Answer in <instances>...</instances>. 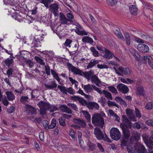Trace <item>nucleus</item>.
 Instances as JSON below:
<instances>
[{
    "mask_svg": "<svg viewBox=\"0 0 153 153\" xmlns=\"http://www.w3.org/2000/svg\"><path fill=\"white\" fill-rule=\"evenodd\" d=\"M37 105L40 108V114L43 115L45 114L47 111L49 109H50L51 112H53L58 109V108L55 105H52L51 106L49 103L43 101L39 102Z\"/></svg>",
    "mask_w": 153,
    "mask_h": 153,
    "instance_id": "nucleus-1",
    "label": "nucleus"
},
{
    "mask_svg": "<svg viewBox=\"0 0 153 153\" xmlns=\"http://www.w3.org/2000/svg\"><path fill=\"white\" fill-rule=\"evenodd\" d=\"M92 123L95 126H99L102 128L104 124V120L101 116L99 114H93L92 117Z\"/></svg>",
    "mask_w": 153,
    "mask_h": 153,
    "instance_id": "nucleus-2",
    "label": "nucleus"
},
{
    "mask_svg": "<svg viewBox=\"0 0 153 153\" xmlns=\"http://www.w3.org/2000/svg\"><path fill=\"white\" fill-rule=\"evenodd\" d=\"M122 147L127 146V151L129 153H134L135 151L130 146L129 138L123 137L120 140Z\"/></svg>",
    "mask_w": 153,
    "mask_h": 153,
    "instance_id": "nucleus-3",
    "label": "nucleus"
},
{
    "mask_svg": "<svg viewBox=\"0 0 153 153\" xmlns=\"http://www.w3.org/2000/svg\"><path fill=\"white\" fill-rule=\"evenodd\" d=\"M94 133L96 138L98 140L102 139L108 142H110V140L107 136L105 134L104 136L101 130L99 128H95L94 129Z\"/></svg>",
    "mask_w": 153,
    "mask_h": 153,
    "instance_id": "nucleus-4",
    "label": "nucleus"
},
{
    "mask_svg": "<svg viewBox=\"0 0 153 153\" xmlns=\"http://www.w3.org/2000/svg\"><path fill=\"white\" fill-rule=\"evenodd\" d=\"M114 69L115 70L116 73L119 76H123V75H129L131 74L130 71L129 69L127 67H123L120 66L118 67L117 69L115 67H114Z\"/></svg>",
    "mask_w": 153,
    "mask_h": 153,
    "instance_id": "nucleus-5",
    "label": "nucleus"
},
{
    "mask_svg": "<svg viewBox=\"0 0 153 153\" xmlns=\"http://www.w3.org/2000/svg\"><path fill=\"white\" fill-rule=\"evenodd\" d=\"M111 137L113 139L117 140H119L121 137V134L120 131L117 128H112L110 131Z\"/></svg>",
    "mask_w": 153,
    "mask_h": 153,
    "instance_id": "nucleus-6",
    "label": "nucleus"
},
{
    "mask_svg": "<svg viewBox=\"0 0 153 153\" xmlns=\"http://www.w3.org/2000/svg\"><path fill=\"white\" fill-rule=\"evenodd\" d=\"M73 121L74 123L78 125H74V126L75 128H80V127L85 128L86 125L85 121L83 120L80 119L74 118L73 119Z\"/></svg>",
    "mask_w": 153,
    "mask_h": 153,
    "instance_id": "nucleus-7",
    "label": "nucleus"
},
{
    "mask_svg": "<svg viewBox=\"0 0 153 153\" xmlns=\"http://www.w3.org/2000/svg\"><path fill=\"white\" fill-rule=\"evenodd\" d=\"M151 134L152 135L150 137L149 140L148 137L143 136V139L145 143L150 149H152L153 148L151 145L153 146V131L151 132Z\"/></svg>",
    "mask_w": 153,
    "mask_h": 153,
    "instance_id": "nucleus-8",
    "label": "nucleus"
},
{
    "mask_svg": "<svg viewBox=\"0 0 153 153\" xmlns=\"http://www.w3.org/2000/svg\"><path fill=\"white\" fill-rule=\"evenodd\" d=\"M120 127L121 128L123 133V137L129 138L131 135L130 131L128 128L125 126L122 123L120 124Z\"/></svg>",
    "mask_w": 153,
    "mask_h": 153,
    "instance_id": "nucleus-9",
    "label": "nucleus"
},
{
    "mask_svg": "<svg viewBox=\"0 0 153 153\" xmlns=\"http://www.w3.org/2000/svg\"><path fill=\"white\" fill-rule=\"evenodd\" d=\"M135 150L137 151L138 153H145L146 150L144 146L139 142L134 146Z\"/></svg>",
    "mask_w": 153,
    "mask_h": 153,
    "instance_id": "nucleus-10",
    "label": "nucleus"
},
{
    "mask_svg": "<svg viewBox=\"0 0 153 153\" xmlns=\"http://www.w3.org/2000/svg\"><path fill=\"white\" fill-rule=\"evenodd\" d=\"M68 65L69 68L71 70V71L73 72L74 74L81 76H82L83 72H82L81 70L73 66L70 63L68 64Z\"/></svg>",
    "mask_w": 153,
    "mask_h": 153,
    "instance_id": "nucleus-11",
    "label": "nucleus"
},
{
    "mask_svg": "<svg viewBox=\"0 0 153 153\" xmlns=\"http://www.w3.org/2000/svg\"><path fill=\"white\" fill-rule=\"evenodd\" d=\"M126 112L128 118L133 121H137V117H135L134 111L131 109L127 108L126 110Z\"/></svg>",
    "mask_w": 153,
    "mask_h": 153,
    "instance_id": "nucleus-12",
    "label": "nucleus"
},
{
    "mask_svg": "<svg viewBox=\"0 0 153 153\" xmlns=\"http://www.w3.org/2000/svg\"><path fill=\"white\" fill-rule=\"evenodd\" d=\"M49 10L54 15L58 14L59 6L56 3H53L50 5Z\"/></svg>",
    "mask_w": 153,
    "mask_h": 153,
    "instance_id": "nucleus-13",
    "label": "nucleus"
},
{
    "mask_svg": "<svg viewBox=\"0 0 153 153\" xmlns=\"http://www.w3.org/2000/svg\"><path fill=\"white\" fill-rule=\"evenodd\" d=\"M117 88L119 91L124 94H126L129 91L128 88L122 83L118 84L117 86Z\"/></svg>",
    "mask_w": 153,
    "mask_h": 153,
    "instance_id": "nucleus-14",
    "label": "nucleus"
},
{
    "mask_svg": "<svg viewBox=\"0 0 153 153\" xmlns=\"http://www.w3.org/2000/svg\"><path fill=\"white\" fill-rule=\"evenodd\" d=\"M137 49L143 53H147L149 51L148 46L143 44H140L137 46Z\"/></svg>",
    "mask_w": 153,
    "mask_h": 153,
    "instance_id": "nucleus-15",
    "label": "nucleus"
},
{
    "mask_svg": "<svg viewBox=\"0 0 153 153\" xmlns=\"http://www.w3.org/2000/svg\"><path fill=\"white\" fill-rule=\"evenodd\" d=\"M78 25L77 27H76V29L74 30V31L79 35H87L88 33L85 31V30L83 29L80 25Z\"/></svg>",
    "mask_w": 153,
    "mask_h": 153,
    "instance_id": "nucleus-16",
    "label": "nucleus"
},
{
    "mask_svg": "<svg viewBox=\"0 0 153 153\" xmlns=\"http://www.w3.org/2000/svg\"><path fill=\"white\" fill-rule=\"evenodd\" d=\"M60 20L62 24H68V22H69L71 24H74V22L73 20L68 19L63 14L60 16Z\"/></svg>",
    "mask_w": 153,
    "mask_h": 153,
    "instance_id": "nucleus-17",
    "label": "nucleus"
},
{
    "mask_svg": "<svg viewBox=\"0 0 153 153\" xmlns=\"http://www.w3.org/2000/svg\"><path fill=\"white\" fill-rule=\"evenodd\" d=\"M123 122L125 126L131 129L132 128V123L127 118L126 115H123L122 117Z\"/></svg>",
    "mask_w": 153,
    "mask_h": 153,
    "instance_id": "nucleus-18",
    "label": "nucleus"
},
{
    "mask_svg": "<svg viewBox=\"0 0 153 153\" xmlns=\"http://www.w3.org/2000/svg\"><path fill=\"white\" fill-rule=\"evenodd\" d=\"M26 108L27 111L29 114H36V110L35 108L29 105H27L26 106Z\"/></svg>",
    "mask_w": 153,
    "mask_h": 153,
    "instance_id": "nucleus-19",
    "label": "nucleus"
},
{
    "mask_svg": "<svg viewBox=\"0 0 153 153\" xmlns=\"http://www.w3.org/2000/svg\"><path fill=\"white\" fill-rule=\"evenodd\" d=\"M91 81L93 82L97 86L99 87L101 84V81L100 80L98 77L95 75H94L91 77Z\"/></svg>",
    "mask_w": 153,
    "mask_h": 153,
    "instance_id": "nucleus-20",
    "label": "nucleus"
},
{
    "mask_svg": "<svg viewBox=\"0 0 153 153\" xmlns=\"http://www.w3.org/2000/svg\"><path fill=\"white\" fill-rule=\"evenodd\" d=\"M44 86L47 89L52 90L56 87L57 84L55 82L53 81L51 82V84H45Z\"/></svg>",
    "mask_w": 153,
    "mask_h": 153,
    "instance_id": "nucleus-21",
    "label": "nucleus"
},
{
    "mask_svg": "<svg viewBox=\"0 0 153 153\" xmlns=\"http://www.w3.org/2000/svg\"><path fill=\"white\" fill-rule=\"evenodd\" d=\"M7 99L10 101H13L15 99V96L13 92L10 91H7L6 92Z\"/></svg>",
    "mask_w": 153,
    "mask_h": 153,
    "instance_id": "nucleus-22",
    "label": "nucleus"
},
{
    "mask_svg": "<svg viewBox=\"0 0 153 153\" xmlns=\"http://www.w3.org/2000/svg\"><path fill=\"white\" fill-rule=\"evenodd\" d=\"M113 54L107 49H105L103 55L104 57L107 59H111L112 58Z\"/></svg>",
    "mask_w": 153,
    "mask_h": 153,
    "instance_id": "nucleus-23",
    "label": "nucleus"
},
{
    "mask_svg": "<svg viewBox=\"0 0 153 153\" xmlns=\"http://www.w3.org/2000/svg\"><path fill=\"white\" fill-rule=\"evenodd\" d=\"M99 62V60H91V61L88 63L87 65V68L88 69L91 68L96 64H98Z\"/></svg>",
    "mask_w": 153,
    "mask_h": 153,
    "instance_id": "nucleus-24",
    "label": "nucleus"
},
{
    "mask_svg": "<svg viewBox=\"0 0 153 153\" xmlns=\"http://www.w3.org/2000/svg\"><path fill=\"white\" fill-rule=\"evenodd\" d=\"M4 63L7 67L9 68H10L11 67H13V65L14 64V61L12 59L8 58L5 60Z\"/></svg>",
    "mask_w": 153,
    "mask_h": 153,
    "instance_id": "nucleus-25",
    "label": "nucleus"
},
{
    "mask_svg": "<svg viewBox=\"0 0 153 153\" xmlns=\"http://www.w3.org/2000/svg\"><path fill=\"white\" fill-rule=\"evenodd\" d=\"M82 41L83 42L92 44L94 42L92 39L88 36H85L83 37Z\"/></svg>",
    "mask_w": 153,
    "mask_h": 153,
    "instance_id": "nucleus-26",
    "label": "nucleus"
},
{
    "mask_svg": "<svg viewBox=\"0 0 153 153\" xmlns=\"http://www.w3.org/2000/svg\"><path fill=\"white\" fill-rule=\"evenodd\" d=\"M81 113L83 114L87 121L90 123L91 121V116L89 113L86 111L82 110Z\"/></svg>",
    "mask_w": 153,
    "mask_h": 153,
    "instance_id": "nucleus-27",
    "label": "nucleus"
},
{
    "mask_svg": "<svg viewBox=\"0 0 153 153\" xmlns=\"http://www.w3.org/2000/svg\"><path fill=\"white\" fill-rule=\"evenodd\" d=\"M93 86L94 85L88 84L84 86L83 89L87 93L91 92L93 91Z\"/></svg>",
    "mask_w": 153,
    "mask_h": 153,
    "instance_id": "nucleus-28",
    "label": "nucleus"
},
{
    "mask_svg": "<svg viewBox=\"0 0 153 153\" xmlns=\"http://www.w3.org/2000/svg\"><path fill=\"white\" fill-rule=\"evenodd\" d=\"M94 74V71L92 70H90L89 71L83 72L82 75H83L85 76L88 79H89L91 77L93 76Z\"/></svg>",
    "mask_w": 153,
    "mask_h": 153,
    "instance_id": "nucleus-29",
    "label": "nucleus"
},
{
    "mask_svg": "<svg viewBox=\"0 0 153 153\" xmlns=\"http://www.w3.org/2000/svg\"><path fill=\"white\" fill-rule=\"evenodd\" d=\"M60 109L62 112H65L68 114L72 113V112L71 109L65 105H61L60 106Z\"/></svg>",
    "mask_w": 153,
    "mask_h": 153,
    "instance_id": "nucleus-30",
    "label": "nucleus"
},
{
    "mask_svg": "<svg viewBox=\"0 0 153 153\" xmlns=\"http://www.w3.org/2000/svg\"><path fill=\"white\" fill-rule=\"evenodd\" d=\"M37 1L43 4L45 7L48 8L49 7V4L53 2V0H37Z\"/></svg>",
    "mask_w": 153,
    "mask_h": 153,
    "instance_id": "nucleus-31",
    "label": "nucleus"
},
{
    "mask_svg": "<svg viewBox=\"0 0 153 153\" xmlns=\"http://www.w3.org/2000/svg\"><path fill=\"white\" fill-rule=\"evenodd\" d=\"M20 102L24 104L28 103L29 101V99L28 96H22L21 97Z\"/></svg>",
    "mask_w": 153,
    "mask_h": 153,
    "instance_id": "nucleus-32",
    "label": "nucleus"
},
{
    "mask_svg": "<svg viewBox=\"0 0 153 153\" xmlns=\"http://www.w3.org/2000/svg\"><path fill=\"white\" fill-rule=\"evenodd\" d=\"M102 92L105 97L108 99L110 100L112 99L111 94L109 92L105 90H103Z\"/></svg>",
    "mask_w": 153,
    "mask_h": 153,
    "instance_id": "nucleus-33",
    "label": "nucleus"
},
{
    "mask_svg": "<svg viewBox=\"0 0 153 153\" xmlns=\"http://www.w3.org/2000/svg\"><path fill=\"white\" fill-rule=\"evenodd\" d=\"M90 50L92 53V54L94 57H98L99 56V54L98 52L93 47H91L90 48Z\"/></svg>",
    "mask_w": 153,
    "mask_h": 153,
    "instance_id": "nucleus-34",
    "label": "nucleus"
},
{
    "mask_svg": "<svg viewBox=\"0 0 153 153\" xmlns=\"http://www.w3.org/2000/svg\"><path fill=\"white\" fill-rule=\"evenodd\" d=\"M144 92V90L143 87L139 86L137 88L136 94L139 95H143Z\"/></svg>",
    "mask_w": 153,
    "mask_h": 153,
    "instance_id": "nucleus-35",
    "label": "nucleus"
},
{
    "mask_svg": "<svg viewBox=\"0 0 153 153\" xmlns=\"http://www.w3.org/2000/svg\"><path fill=\"white\" fill-rule=\"evenodd\" d=\"M120 80L122 82L127 84L131 83L133 82V80L129 78H121L120 79Z\"/></svg>",
    "mask_w": 153,
    "mask_h": 153,
    "instance_id": "nucleus-36",
    "label": "nucleus"
},
{
    "mask_svg": "<svg viewBox=\"0 0 153 153\" xmlns=\"http://www.w3.org/2000/svg\"><path fill=\"white\" fill-rule=\"evenodd\" d=\"M58 88L63 94H65L66 95L67 94V90L65 86L58 85Z\"/></svg>",
    "mask_w": 153,
    "mask_h": 153,
    "instance_id": "nucleus-37",
    "label": "nucleus"
},
{
    "mask_svg": "<svg viewBox=\"0 0 153 153\" xmlns=\"http://www.w3.org/2000/svg\"><path fill=\"white\" fill-rule=\"evenodd\" d=\"M114 100L117 102H120L121 104L126 105V103L125 101L119 97H116Z\"/></svg>",
    "mask_w": 153,
    "mask_h": 153,
    "instance_id": "nucleus-38",
    "label": "nucleus"
},
{
    "mask_svg": "<svg viewBox=\"0 0 153 153\" xmlns=\"http://www.w3.org/2000/svg\"><path fill=\"white\" fill-rule=\"evenodd\" d=\"M131 13L133 14H136L137 12V8L136 6L133 5L131 6L129 9Z\"/></svg>",
    "mask_w": 153,
    "mask_h": 153,
    "instance_id": "nucleus-39",
    "label": "nucleus"
},
{
    "mask_svg": "<svg viewBox=\"0 0 153 153\" xmlns=\"http://www.w3.org/2000/svg\"><path fill=\"white\" fill-rule=\"evenodd\" d=\"M82 133L81 132H79L78 133V138L79 142V145L81 146V148H82L83 149H85V147L84 146H83L82 144Z\"/></svg>",
    "mask_w": 153,
    "mask_h": 153,
    "instance_id": "nucleus-40",
    "label": "nucleus"
},
{
    "mask_svg": "<svg viewBox=\"0 0 153 153\" xmlns=\"http://www.w3.org/2000/svg\"><path fill=\"white\" fill-rule=\"evenodd\" d=\"M56 119L55 118H53L52 120L51 124L48 126V128H54L56 126Z\"/></svg>",
    "mask_w": 153,
    "mask_h": 153,
    "instance_id": "nucleus-41",
    "label": "nucleus"
},
{
    "mask_svg": "<svg viewBox=\"0 0 153 153\" xmlns=\"http://www.w3.org/2000/svg\"><path fill=\"white\" fill-rule=\"evenodd\" d=\"M129 142L130 145L137 143V137L135 136L132 135L130 138Z\"/></svg>",
    "mask_w": 153,
    "mask_h": 153,
    "instance_id": "nucleus-42",
    "label": "nucleus"
},
{
    "mask_svg": "<svg viewBox=\"0 0 153 153\" xmlns=\"http://www.w3.org/2000/svg\"><path fill=\"white\" fill-rule=\"evenodd\" d=\"M65 120L64 119V117H60L59 119V124L63 126H65L66 124L65 122Z\"/></svg>",
    "mask_w": 153,
    "mask_h": 153,
    "instance_id": "nucleus-43",
    "label": "nucleus"
},
{
    "mask_svg": "<svg viewBox=\"0 0 153 153\" xmlns=\"http://www.w3.org/2000/svg\"><path fill=\"white\" fill-rule=\"evenodd\" d=\"M39 92L38 90L35 89L33 90L31 93V95L32 98H33L38 96V93Z\"/></svg>",
    "mask_w": 153,
    "mask_h": 153,
    "instance_id": "nucleus-44",
    "label": "nucleus"
},
{
    "mask_svg": "<svg viewBox=\"0 0 153 153\" xmlns=\"http://www.w3.org/2000/svg\"><path fill=\"white\" fill-rule=\"evenodd\" d=\"M14 68H10L7 71V74L8 77H12L13 76V71Z\"/></svg>",
    "mask_w": 153,
    "mask_h": 153,
    "instance_id": "nucleus-45",
    "label": "nucleus"
},
{
    "mask_svg": "<svg viewBox=\"0 0 153 153\" xmlns=\"http://www.w3.org/2000/svg\"><path fill=\"white\" fill-rule=\"evenodd\" d=\"M35 59L41 65H45V62H44V60L40 57L38 56H35Z\"/></svg>",
    "mask_w": 153,
    "mask_h": 153,
    "instance_id": "nucleus-46",
    "label": "nucleus"
},
{
    "mask_svg": "<svg viewBox=\"0 0 153 153\" xmlns=\"http://www.w3.org/2000/svg\"><path fill=\"white\" fill-rule=\"evenodd\" d=\"M117 3V0H107V3L110 6H114Z\"/></svg>",
    "mask_w": 153,
    "mask_h": 153,
    "instance_id": "nucleus-47",
    "label": "nucleus"
},
{
    "mask_svg": "<svg viewBox=\"0 0 153 153\" xmlns=\"http://www.w3.org/2000/svg\"><path fill=\"white\" fill-rule=\"evenodd\" d=\"M40 43H39L38 42L34 40L33 42L31 44V47H34V48L41 47V45L40 44Z\"/></svg>",
    "mask_w": 153,
    "mask_h": 153,
    "instance_id": "nucleus-48",
    "label": "nucleus"
},
{
    "mask_svg": "<svg viewBox=\"0 0 153 153\" xmlns=\"http://www.w3.org/2000/svg\"><path fill=\"white\" fill-rule=\"evenodd\" d=\"M148 62L150 67L153 69V59L152 57L149 56Z\"/></svg>",
    "mask_w": 153,
    "mask_h": 153,
    "instance_id": "nucleus-49",
    "label": "nucleus"
},
{
    "mask_svg": "<svg viewBox=\"0 0 153 153\" xmlns=\"http://www.w3.org/2000/svg\"><path fill=\"white\" fill-rule=\"evenodd\" d=\"M72 42V40L67 39L64 43V45L66 47L70 48L71 47L70 44H71Z\"/></svg>",
    "mask_w": 153,
    "mask_h": 153,
    "instance_id": "nucleus-50",
    "label": "nucleus"
},
{
    "mask_svg": "<svg viewBox=\"0 0 153 153\" xmlns=\"http://www.w3.org/2000/svg\"><path fill=\"white\" fill-rule=\"evenodd\" d=\"M88 145L90 149L92 151L94 150L96 147V145L95 144L91 142L88 143Z\"/></svg>",
    "mask_w": 153,
    "mask_h": 153,
    "instance_id": "nucleus-51",
    "label": "nucleus"
},
{
    "mask_svg": "<svg viewBox=\"0 0 153 153\" xmlns=\"http://www.w3.org/2000/svg\"><path fill=\"white\" fill-rule=\"evenodd\" d=\"M109 91L111 92L117 94V91L116 88L114 86H110L108 87Z\"/></svg>",
    "mask_w": 153,
    "mask_h": 153,
    "instance_id": "nucleus-52",
    "label": "nucleus"
},
{
    "mask_svg": "<svg viewBox=\"0 0 153 153\" xmlns=\"http://www.w3.org/2000/svg\"><path fill=\"white\" fill-rule=\"evenodd\" d=\"M67 105L69 107H71L74 110L76 111H78V108L76 104L74 103H68L67 104Z\"/></svg>",
    "mask_w": 153,
    "mask_h": 153,
    "instance_id": "nucleus-53",
    "label": "nucleus"
},
{
    "mask_svg": "<svg viewBox=\"0 0 153 153\" xmlns=\"http://www.w3.org/2000/svg\"><path fill=\"white\" fill-rule=\"evenodd\" d=\"M107 103L108 105L109 106H115L117 107H118V105L114 101H111L108 100L107 102Z\"/></svg>",
    "mask_w": 153,
    "mask_h": 153,
    "instance_id": "nucleus-54",
    "label": "nucleus"
},
{
    "mask_svg": "<svg viewBox=\"0 0 153 153\" xmlns=\"http://www.w3.org/2000/svg\"><path fill=\"white\" fill-rule=\"evenodd\" d=\"M45 68L46 74L47 75H50V69L49 66L48 65H45Z\"/></svg>",
    "mask_w": 153,
    "mask_h": 153,
    "instance_id": "nucleus-55",
    "label": "nucleus"
},
{
    "mask_svg": "<svg viewBox=\"0 0 153 153\" xmlns=\"http://www.w3.org/2000/svg\"><path fill=\"white\" fill-rule=\"evenodd\" d=\"M79 102L83 105L86 106L87 102L82 97L79 99Z\"/></svg>",
    "mask_w": 153,
    "mask_h": 153,
    "instance_id": "nucleus-56",
    "label": "nucleus"
},
{
    "mask_svg": "<svg viewBox=\"0 0 153 153\" xmlns=\"http://www.w3.org/2000/svg\"><path fill=\"white\" fill-rule=\"evenodd\" d=\"M86 106L90 109H93V102L87 101Z\"/></svg>",
    "mask_w": 153,
    "mask_h": 153,
    "instance_id": "nucleus-57",
    "label": "nucleus"
},
{
    "mask_svg": "<svg viewBox=\"0 0 153 153\" xmlns=\"http://www.w3.org/2000/svg\"><path fill=\"white\" fill-rule=\"evenodd\" d=\"M15 107L13 106H11L8 108L7 110V112L9 113H13L15 110Z\"/></svg>",
    "mask_w": 153,
    "mask_h": 153,
    "instance_id": "nucleus-58",
    "label": "nucleus"
},
{
    "mask_svg": "<svg viewBox=\"0 0 153 153\" xmlns=\"http://www.w3.org/2000/svg\"><path fill=\"white\" fill-rule=\"evenodd\" d=\"M146 108L150 109L153 108V102H149L147 103L146 106Z\"/></svg>",
    "mask_w": 153,
    "mask_h": 153,
    "instance_id": "nucleus-59",
    "label": "nucleus"
},
{
    "mask_svg": "<svg viewBox=\"0 0 153 153\" xmlns=\"http://www.w3.org/2000/svg\"><path fill=\"white\" fill-rule=\"evenodd\" d=\"M97 66L98 68L100 69L107 68H108V66L105 65V64H98L97 65Z\"/></svg>",
    "mask_w": 153,
    "mask_h": 153,
    "instance_id": "nucleus-60",
    "label": "nucleus"
},
{
    "mask_svg": "<svg viewBox=\"0 0 153 153\" xmlns=\"http://www.w3.org/2000/svg\"><path fill=\"white\" fill-rule=\"evenodd\" d=\"M132 55L134 57L136 60L138 61H140L141 58H140V55L137 52H136Z\"/></svg>",
    "mask_w": 153,
    "mask_h": 153,
    "instance_id": "nucleus-61",
    "label": "nucleus"
},
{
    "mask_svg": "<svg viewBox=\"0 0 153 153\" xmlns=\"http://www.w3.org/2000/svg\"><path fill=\"white\" fill-rule=\"evenodd\" d=\"M140 58H142L141 60L140 61L142 62L145 64L146 63H147V60H148V58H149V56H144L142 57H141Z\"/></svg>",
    "mask_w": 153,
    "mask_h": 153,
    "instance_id": "nucleus-62",
    "label": "nucleus"
},
{
    "mask_svg": "<svg viewBox=\"0 0 153 153\" xmlns=\"http://www.w3.org/2000/svg\"><path fill=\"white\" fill-rule=\"evenodd\" d=\"M69 134L73 139L75 138V134L73 130L71 129L70 130Z\"/></svg>",
    "mask_w": 153,
    "mask_h": 153,
    "instance_id": "nucleus-63",
    "label": "nucleus"
},
{
    "mask_svg": "<svg viewBox=\"0 0 153 153\" xmlns=\"http://www.w3.org/2000/svg\"><path fill=\"white\" fill-rule=\"evenodd\" d=\"M25 63L30 68H31L33 66V62L30 60L26 61Z\"/></svg>",
    "mask_w": 153,
    "mask_h": 153,
    "instance_id": "nucleus-64",
    "label": "nucleus"
}]
</instances>
